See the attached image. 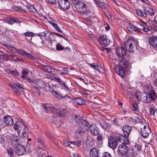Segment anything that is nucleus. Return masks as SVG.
<instances>
[{
	"mask_svg": "<svg viewBox=\"0 0 157 157\" xmlns=\"http://www.w3.org/2000/svg\"><path fill=\"white\" fill-rule=\"evenodd\" d=\"M44 108L47 111L49 110L51 112H54L55 108L53 106L49 104H44L43 105Z\"/></svg>",
	"mask_w": 157,
	"mask_h": 157,
	"instance_id": "cd10ccee",
	"label": "nucleus"
},
{
	"mask_svg": "<svg viewBox=\"0 0 157 157\" xmlns=\"http://www.w3.org/2000/svg\"><path fill=\"white\" fill-rule=\"evenodd\" d=\"M102 157H111V155L109 153L106 152L103 153Z\"/></svg>",
	"mask_w": 157,
	"mask_h": 157,
	"instance_id": "bf43d9fd",
	"label": "nucleus"
},
{
	"mask_svg": "<svg viewBox=\"0 0 157 157\" xmlns=\"http://www.w3.org/2000/svg\"><path fill=\"white\" fill-rule=\"evenodd\" d=\"M15 148L16 152L18 155H22L25 152V148L22 145H18Z\"/></svg>",
	"mask_w": 157,
	"mask_h": 157,
	"instance_id": "f3484780",
	"label": "nucleus"
},
{
	"mask_svg": "<svg viewBox=\"0 0 157 157\" xmlns=\"http://www.w3.org/2000/svg\"><path fill=\"white\" fill-rule=\"evenodd\" d=\"M156 110V108L154 107H151L149 110V113L151 115H153L155 114Z\"/></svg>",
	"mask_w": 157,
	"mask_h": 157,
	"instance_id": "c03bdc74",
	"label": "nucleus"
},
{
	"mask_svg": "<svg viewBox=\"0 0 157 157\" xmlns=\"http://www.w3.org/2000/svg\"><path fill=\"white\" fill-rule=\"evenodd\" d=\"M36 141L38 143L40 144L43 146H44V143L42 140L39 138H37L36 139Z\"/></svg>",
	"mask_w": 157,
	"mask_h": 157,
	"instance_id": "13d9d810",
	"label": "nucleus"
},
{
	"mask_svg": "<svg viewBox=\"0 0 157 157\" xmlns=\"http://www.w3.org/2000/svg\"><path fill=\"white\" fill-rule=\"evenodd\" d=\"M47 71L52 74L54 75L56 73V70L55 68H53L52 67L49 66L47 67Z\"/></svg>",
	"mask_w": 157,
	"mask_h": 157,
	"instance_id": "c9c22d12",
	"label": "nucleus"
},
{
	"mask_svg": "<svg viewBox=\"0 0 157 157\" xmlns=\"http://www.w3.org/2000/svg\"><path fill=\"white\" fill-rule=\"evenodd\" d=\"M132 110L133 111L138 112L139 108L138 105L135 102H133L132 104Z\"/></svg>",
	"mask_w": 157,
	"mask_h": 157,
	"instance_id": "473e14b6",
	"label": "nucleus"
},
{
	"mask_svg": "<svg viewBox=\"0 0 157 157\" xmlns=\"http://www.w3.org/2000/svg\"><path fill=\"white\" fill-rule=\"evenodd\" d=\"M52 33L53 34V35H56V36H58L59 37H61L63 38H64L63 36L62 35H61L60 34H58L57 33L54 32H52Z\"/></svg>",
	"mask_w": 157,
	"mask_h": 157,
	"instance_id": "680f3d73",
	"label": "nucleus"
},
{
	"mask_svg": "<svg viewBox=\"0 0 157 157\" xmlns=\"http://www.w3.org/2000/svg\"><path fill=\"white\" fill-rule=\"evenodd\" d=\"M156 97V94L155 91L153 90H150V91L143 97V100L145 102L148 103L151 101H155Z\"/></svg>",
	"mask_w": 157,
	"mask_h": 157,
	"instance_id": "20e7f679",
	"label": "nucleus"
},
{
	"mask_svg": "<svg viewBox=\"0 0 157 157\" xmlns=\"http://www.w3.org/2000/svg\"><path fill=\"white\" fill-rule=\"evenodd\" d=\"M151 132V130L149 127L144 125L143 128L141 129V134L142 136L144 138H147Z\"/></svg>",
	"mask_w": 157,
	"mask_h": 157,
	"instance_id": "4468645a",
	"label": "nucleus"
},
{
	"mask_svg": "<svg viewBox=\"0 0 157 157\" xmlns=\"http://www.w3.org/2000/svg\"><path fill=\"white\" fill-rule=\"evenodd\" d=\"M52 79L54 80L55 81H57L58 82H61V79L59 78L56 77H53L52 78Z\"/></svg>",
	"mask_w": 157,
	"mask_h": 157,
	"instance_id": "052dcab7",
	"label": "nucleus"
},
{
	"mask_svg": "<svg viewBox=\"0 0 157 157\" xmlns=\"http://www.w3.org/2000/svg\"><path fill=\"white\" fill-rule=\"evenodd\" d=\"M90 130L91 134L94 136H98L99 133L98 129L95 124H92L90 126Z\"/></svg>",
	"mask_w": 157,
	"mask_h": 157,
	"instance_id": "a211bd4d",
	"label": "nucleus"
},
{
	"mask_svg": "<svg viewBox=\"0 0 157 157\" xmlns=\"http://www.w3.org/2000/svg\"><path fill=\"white\" fill-rule=\"evenodd\" d=\"M25 129H24V132H22V133L21 134V135L20 134V136L23 138H25L26 137L28 136V135L29 133V131L28 130V128H25Z\"/></svg>",
	"mask_w": 157,
	"mask_h": 157,
	"instance_id": "72a5a7b5",
	"label": "nucleus"
},
{
	"mask_svg": "<svg viewBox=\"0 0 157 157\" xmlns=\"http://www.w3.org/2000/svg\"><path fill=\"white\" fill-rule=\"evenodd\" d=\"M128 30L131 33L137 31L135 23L134 24H129L127 26Z\"/></svg>",
	"mask_w": 157,
	"mask_h": 157,
	"instance_id": "393cba45",
	"label": "nucleus"
},
{
	"mask_svg": "<svg viewBox=\"0 0 157 157\" xmlns=\"http://www.w3.org/2000/svg\"><path fill=\"white\" fill-rule=\"evenodd\" d=\"M51 93L55 97H56L60 99H63L65 98H70L71 97H70L69 96L67 95H66L64 96H62L59 93L57 92L55 90L53 89H51L50 90Z\"/></svg>",
	"mask_w": 157,
	"mask_h": 157,
	"instance_id": "2eb2a0df",
	"label": "nucleus"
},
{
	"mask_svg": "<svg viewBox=\"0 0 157 157\" xmlns=\"http://www.w3.org/2000/svg\"><path fill=\"white\" fill-rule=\"evenodd\" d=\"M25 127L27 128L23 121H17L15 122L13 128L15 130L17 131V133L20 135V134L22 133V132L24 131Z\"/></svg>",
	"mask_w": 157,
	"mask_h": 157,
	"instance_id": "f03ea898",
	"label": "nucleus"
},
{
	"mask_svg": "<svg viewBox=\"0 0 157 157\" xmlns=\"http://www.w3.org/2000/svg\"><path fill=\"white\" fill-rule=\"evenodd\" d=\"M36 85L40 88H44L45 87V83L44 81H39L37 82Z\"/></svg>",
	"mask_w": 157,
	"mask_h": 157,
	"instance_id": "f704fd0d",
	"label": "nucleus"
},
{
	"mask_svg": "<svg viewBox=\"0 0 157 157\" xmlns=\"http://www.w3.org/2000/svg\"><path fill=\"white\" fill-rule=\"evenodd\" d=\"M18 137L16 136H13L11 138V144L13 146H15V147L18 145H20V144L18 143Z\"/></svg>",
	"mask_w": 157,
	"mask_h": 157,
	"instance_id": "b1692460",
	"label": "nucleus"
},
{
	"mask_svg": "<svg viewBox=\"0 0 157 157\" xmlns=\"http://www.w3.org/2000/svg\"><path fill=\"white\" fill-rule=\"evenodd\" d=\"M78 129L82 133H84L89 129L88 123L86 121L84 120H79L78 122Z\"/></svg>",
	"mask_w": 157,
	"mask_h": 157,
	"instance_id": "39448f33",
	"label": "nucleus"
},
{
	"mask_svg": "<svg viewBox=\"0 0 157 157\" xmlns=\"http://www.w3.org/2000/svg\"><path fill=\"white\" fill-rule=\"evenodd\" d=\"M82 14L89 17H92L94 15L93 10L92 8L86 10Z\"/></svg>",
	"mask_w": 157,
	"mask_h": 157,
	"instance_id": "a878e982",
	"label": "nucleus"
},
{
	"mask_svg": "<svg viewBox=\"0 0 157 157\" xmlns=\"http://www.w3.org/2000/svg\"><path fill=\"white\" fill-rule=\"evenodd\" d=\"M116 53L117 56L120 58L124 59L126 56V50L121 47H117L115 48Z\"/></svg>",
	"mask_w": 157,
	"mask_h": 157,
	"instance_id": "1a4fd4ad",
	"label": "nucleus"
},
{
	"mask_svg": "<svg viewBox=\"0 0 157 157\" xmlns=\"http://www.w3.org/2000/svg\"><path fill=\"white\" fill-rule=\"evenodd\" d=\"M134 23L137 31H138L139 30L142 29L143 27V25L140 24L137 22H135Z\"/></svg>",
	"mask_w": 157,
	"mask_h": 157,
	"instance_id": "ea45409f",
	"label": "nucleus"
},
{
	"mask_svg": "<svg viewBox=\"0 0 157 157\" xmlns=\"http://www.w3.org/2000/svg\"><path fill=\"white\" fill-rule=\"evenodd\" d=\"M140 96V94L139 92H137L135 94V97L137 101H139Z\"/></svg>",
	"mask_w": 157,
	"mask_h": 157,
	"instance_id": "3c124183",
	"label": "nucleus"
},
{
	"mask_svg": "<svg viewBox=\"0 0 157 157\" xmlns=\"http://www.w3.org/2000/svg\"><path fill=\"white\" fill-rule=\"evenodd\" d=\"M136 12L139 16L141 17H145L148 15L146 13L145 9L144 10L138 9L136 10Z\"/></svg>",
	"mask_w": 157,
	"mask_h": 157,
	"instance_id": "bb28decb",
	"label": "nucleus"
},
{
	"mask_svg": "<svg viewBox=\"0 0 157 157\" xmlns=\"http://www.w3.org/2000/svg\"><path fill=\"white\" fill-rule=\"evenodd\" d=\"M148 41L149 44L153 47L157 48V37H151L149 38Z\"/></svg>",
	"mask_w": 157,
	"mask_h": 157,
	"instance_id": "412c9836",
	"label": "nucleus"
},
{
	"mask_svg": "<svg viewBox=\"0 0 157 157\" xmlns=\"http://www.w3.org/2000/svg\"><path fill=\"white\" fill-rule=\"evenodd\" d=\"M7 152L8 155L10 157H12L13 155V152L12 149L10 147H8L7 149Z\"/></svg>",
	"mask_w": 157,
	"mask_h": 157,
	"instance_id": "a18cd8bd",
	"label": "nucleus"
},
{
	"mask_svg": "<svg viewBox=\"0 0 157 157\" xmlns=\"http://www.w3.org/2000/svg\"><path fill=\"white\" fill-rule=\"evenodd\" d=\"M105 47H103L102 48V50L104 51L105 50L107 52H110L111 51V49L110 48H105Z\"/></svg>",
	"mask_w": 157,
	"mask_h": 157,
	"instance_id": "774afa93",
	"label": "nucleus"
},
{
	"mask_svg": "<svg viewBox=\"0 0 157 157\" xmlns=\"http://www.w3.org/2000/svg\"><path fill=\"white\" fill-rule=\"evenodd\" d=\"M95 2H97V4L99 5V6L100 7L104 8H105V4L104 3L101 2H98L97 1H95Z\"/></svg>",
	"mask_w": 157,
	"mask_h": 157,
	"instance_id": "6e6d98bb",
	"label": "nucleus"
},
{
	"mask_svg": "<svg viewBox=\"0 0 157 157\" xmlns=\"http://www.w3.org/2000/svg\"><path fill=\"white\" fill-rule=\"evenodd\" d=\"M138 42L136 39L132 36L129 37L128 40L125 42L124 46L126 49L129 52L133 51V48H137Z\"/></svg>",
	"mask_w": 157,
	"mask_h": 157,
	"instance_id": "f257e3e1",
	"label": "nucleus"
},
{
	"mask_svg": "<svg viewBox=\"0 0 157 157\" xmlns=\"http://www.w3.org/2000/svg\"><path fill=\"white\" fill-rule=\"evenodd\" d=\"M128 137L124 135V136L123 135H119L117 136V138L122 143V144H128L129 142L127 138Z\"/></svg>",
	"mask_w": 157,
	"mask_h": 157,
	"instance_id": "6ab92c4d",
	"label": "nucleus"
},
{
	"mask_svg": "<svg viewBox=\"0 0 157 157\" xmlns=\"http://www.w3.org/2000/svg\"><path fill=\"white\" fill-rule=\"evenodd\" d=\"M122 130L124 135L126 137H128L132 132V128L129 125H125L123 126Z\"/></svg>",
	"mask_w": 157,
	"mask_h": 157,
	"instance_id": "dca6fc26",
	"label": "nucleus"
},
{
	"mask_svg": "<svg viewBox=\"0 0 157 157\" xmlns=\"http://www.w3.org/2000/svg\"><path fill=\"white\" fill-rule=\"evenodd\" d=\"M23 35L25 36L32 37L34 36V33L30 31H28L23 33Z\"/></svg>",
	"mask_w": 157,
	"mask_h": 157,
	"instance_id": "58836bf2",
	"label": "nucleus"
},
{
	"mask_svg": "<svg viewBox=\"0 0 157 157\" xmlns=\"http://www.w3.org/2000/svg\"><path fill=\"white\" fill-rule=\"evenodd\" d=\"M121 61V60H120ZM123 62L122 67L124 68H126L127 67H130L131 65V63L129 59H125L124 58L121 59V63Z\"/></svg>",
	"mask_w": 157,
	"mask_h": 157,
	"instance_id": "aec40b11",
	"label": "nucleus"
},
{
	"mask_svg": "<svg viewBox=\"0 0 157 157\" xmlns=\"http://www.w3.org/2000/svg\"><path fill=\"white\" fill-rule=\"evenodd\" d=\"M68 72L67 68H64L62 70V72L61 73V75H66Z\"/></svg>",
	"mask_w": 157,
	"mask_h": 157,
	"instance_id": "864d4df0",
	"label": "nucleus"
},
{
	"mask_svg": "<svg viewBox=\"0 0 157 157\" xmlns=\"http://www.w3.org/2000/svg\"><path fill=\"white\" fill-rule=\"evenodd\" d=\"M63 87L67 91L70 92V90L69 88L67 87V86L65 85V84H64Z\"/></svg>",
	"mask_w": 157,
	"mask_h": 157,
	"instance_id": "69168bd1",
	"label": "nucleus"
},
{
	"mask_svg": "<svg viewBox=\"0 0 157 157\" xmlns=\"http://www.w3.org/2000/svg\"><path fill=\"white\" fill-rule=\"evenodd\" d=\"M32 91L34 93H36V96H39L40 94V92L39 90V89L36 87H34L32 89Z\"/></svg>",
	"mask_w": 157,
	"mask_h": 157,
	"instance_id": "37998d69",
	"label": "nucleus"
},
{
	"mask_svg": "<svg viewBox=\"0 0 157 157\" xmlns=\"http://www.w3.org/2000/svg\"><path fill=\"white\" fill-rule=\"evenodd\" d=\"M100 45L102 47L107 46L109 44V40L107 38L105 35H101L98 40Z\"/></svg>",
	"mask_w": 157,
	"mask_h": 157,
	"instance_id": "0eeeda50",
	"label": "nucleus"
},
{
	"mask_svg": "<svg viewBox=\"0 0 157 157\" xmlns=\"http://www.w3.org/2000/svg\"><path fill=\"white\" fill-rule=\"evenodd\" d=\"M10 86L13 89L17 95H20L23 93L24 87L22 84H18L17 85L13 83L10 84Z\"/></svg>",
	"mask_w": 157,
	"mask_h": 157,
	"instance_id": "423d86ee",
	"label": "nucleus"
},
{
	"mask_svg": "<svg viewBox=\"0 0 157 157\" xmlns=\"http://www.w3.org/2000/svg\"><path fill=\"white\" fill-rule=\"evenodd\" d=\"M88 64L90 67L93 68H94V69L96 70L97 71H99V70L98 68L99 66L98 65L92 63H88Z\"/></svg>",
	"mask_w": 157,
	"mask_h": 157,
	"instance_id": "a19ab883",
	"label": "nucleus"
},
{
	"mask_svg": "<svg viewBox=\"0 0 157 157\" xmlns=\"http://www.w3.org/2000/svg\"><path fill=\"white\" fill-rule=\"evenodd\" d=\"M58 4L60 8L63 10H68L70 7V4L68 0H59Z\"/></svg>",
	"mask_w": 157,
	"mask_h": 157,
	"instance_id": "6e6552de",
	"label": "nucleus"
},
{
	"mask_svg": "<svg viewBox=\"0 0 157 157\" xmlns=\"http://www.w3.org/2000/svg\"><path fill=\"white\" fill-rule=\"evenodd\" d=\"M83 133L80 131L79 130H77L75 132V135L77 138H79Z\"/></svg>",
	"mask_w": 157,
	"mask_h": 157,
	"instance_id": "09e8293b",
	"label": "nucleus"
},
{
	"mask_svg": "<svg viewBox=\"0 0 157 157\" xmlns=\"http://www.w3.org/2000/svg\"><path fill=\"white\" fill-rule=\"evenodd\" d=\"M49 23L52 25V26L54 27V28L56 30H57L59 32L62 33L63 31L59 29L60 27L58 26V25L57 24L53 23V22L51 21H49Z\"/></svg>",
	"mask_w": 157,
	"mask_h": 157,
	"instance_id": "c85d7f7f",
	"label": "nucleus"
},
{
	"mask_svg": "<svg viewBox=\"0 0 157 157\" xmlns=\"http://www.w3.org/2000/svg\"><path fill=\"white\" fill-rule=\"evenodd\" d=\"M20 54L23 56H26L27 54V52L25 51V50H23L22 49H21Z\"/></svg>",
	"mask_w": 157,
	"mask_h": 157,
	"instance_id": "e2e57ef3",
	"label": "nucleus"
},
{
	"mask_svg": "<svg viewBox=\"0 0 157 157\" xmlns=\"http://www.w3.org/2000/svg\"><path fill=\"white\" fill-rule=\"evenodd\" d=\"M4 46L7 48L8 49L10 50H12V48H13V46L11 44H5Z\"/></svg>",
	"mask_w": 157,
	"mask_h": 157,
	"instance_id": "4d7b16f0",
	"label": "nucleus"
},
{
	"mask_svg": "<svg viewBox=\"0 0 157 157\" xmlns=\"http://www.w3.org/2000/svg\"><path fill=\"white\" fill-rule=\"evenodd\" d=\"M77 11L80 13H83L86 10L87 7L86 4L83 2L80 1L75 6Z\"/></svg>",
	"mask_w": 157,
	"mask_h": 157,
	"instance_id": "9d476101",
	"label": "nucleus"
},
{
	"mask_svg": "<svg viewBox=\"0 0 157 157\" xmlns=\"http://www.w3.org/2000/svg\"><path fill=\"white\" fill-rule=\"evenodd\" d=\"M18 21L19 20L18 19L13 17L10 18L7 20L8 23L10 25H13L15 23H17Z\"/></svg>",
	"mask_w": 157,
	"mask_h": 157,
	"instance_id": "c756f323",
	"label": "nucleus"
},
{
	"mask_svg": "<svg viewBox=\"0 0 157 157\" xmlns=\"http://www.w3.org/2000/svg\"><path fill=\"white\" fill-rule=\"evenodd\" d=\"M72 101L75 104L78 105H84L86 103L84 99L80 98H75L73 99Z\"/></svg>",
	"mask_w": 157,
	"mask_h": 157,
	"instance_id": "4be33fe9",
	"label": "nucleus"
},
{
	"mask_svg": "<svg viewBox=\"0 0 157 157\" xmlns=\"http://www.w3.org/2000/svg\"><path fill=\"white\" fill-rule=\"evenodd\" d=\"M26 56L32 59L35 60L36 59L35 55H31L28 52Z\"/></svg>",
	"mask_w": 157,
	"mask_h": 157,
	"instance_id": "de8ad7c7",
	"label": "nucleus"
},
{
	"mask_svg": "<svg viewBox=\"0 0 157 157\" xmlns=\"http://www.w3.org/2000/svg\"><path fill=\"white\" fill-rule=\"evenodd\" d=\"M54 112H56L57 113H58L60 115L62 116H65L67 112L66 110L63 109H62L61 110H56V109H55V110Z\"/></svg>",
	"mask_w": 157,
	"mask_h": 157,
	"instance_id": "7c9ffc66",
	"label": "nucleus"
},
{
	"mask_svg": "<svg viewBox=\"0 0 157 157\" xmlns=\"http://www.w3.org/2000/svg\"><path fill=\"white\" fill-rule=\"evenodd\" d=\"M117 73L122 78L124 77L125 75L124 70L121 67L119 68L118 70L117 71Z\"/></svg>",
	"mask_w": 157,
	"mask_h": 157,
	"instance_id": "2f4dec72",
	"label": "nucleus"
},
{
	"mask_svg": "<svg viewBox=\"0 0 157 157\" xmlns=\"http://www.w3.org/2000/svg\"><path fill=\"white\" fill-rule=\"evenodd\" d=\"M82 142L80 140H77L75 141L72 142V144L75 146L78 147L81 145Z\"/></svg>",
	"mask_w": 157,
	"mask_h": 157,
	"instance_id": "49530a36",
	"label": "nucleus"
},
{
	"mask_svg": "<svg viewBox=\"0 0 157 157\" xmlns=\"http://www.w3.org/2000/svg\"><path fill=\"white\" fill-rule=\"evenodd\" d=\"M4 136L3 135H0V144H3L5 141Z\"/></svg>",
	"mask_w": 157,
	"mask_h": 157,
	"instance_id": "5fc2aeb1",
	"label": "nucleus"
},
{
	"mask_svg": "<svg viewBox=\"0 0 157 157\" xmlns=\"http://www.w3.org/2000/svg\"><path fill=\"white\" fill-rule=\"evenodd\" d=\"M3 120L7 126H11L14 124L13 119L11 116L5 115L3 117Z\"/></svg>",
	"mask_w": 157,
	"mask_h": 157,
	"instance_id": "ddd939ff",
	"label": "nucleus"
},
{
	"mask_svg": "<svg viewBox=\"0 0 157 157\" xmlns=\"http://www.w3.org/2000/svg\"><path fill=\"white\" fill-rule=\"evenodd\" d=\"M38 35L40 37H44V40L50 42L55 41V40L52 32L46 31L40 33Z\"/></svg>",
	"mask_w": 157,
	"mask_h": 157,
	"instance_id": "7ed1b4c3",
	"label": "nucleus"
},
{
	"mask_svg": "<svg viewBox=\"0 0 157 157\" xmlns=\"http://www.w3.org/2000/svg\"><path fill=\"white\" fill-rule=\"evenodd\" d=\"M28 74V72L25 70H23L22 72V75L21 77L22 78H24L27 77V75Z\"/></svg>",
	"mask_w": 157,
	"mask_h": 157,
	"instance_id": "8fccbe9b",
	"label": "nucleus"
},
{
	"mask_svg": "<svg viewBox=\"0 0 157 157\" xmlns=\"http://www.w3.org/2000/svg\"><path fill=\"white\" fill-rule=\"evenodd\" d=\"M90 157H98V152L95 148H92L89 152Z\"/></svg>",
	"mask_w": 157,
	"mask_h": 157,
	"instance_id": "5701e85b",
	"label": "nucleus"
},
{
	"mask_svg": "<svg viewBox=\"0 0 157 157\" xmlns=\"http://www.w3.org/2000/svg\"><path fill=\"white\" fill-rule=\"evenodd\" d=\"M145 10L151 16H153L155 14L153 10L151 8L145 7Z\"/></svg>",
	"mask_w": 157,
	"mask_h": 157,
	"instance_id": "e433bc0d",
	"label": "nucleus"
},
{
	"mask_svg": "<svg viewBox=\"0 0 157 157\" xmlns=\"http://www.w3.org/2000/svg\"><path fill=\"white\" fill-rule=\"evenodd\" d=\"M118 140L117 137H111L108 139V144L112 149L115 148L117 145Z\"/></svg>",
	"mask_w": 157,
	"mask_h": 157,
	"instance_id": "f8f14e48",
	"label": "nucleus"
},
{
	"mask_svg": "<svg viewBox=\"0 0 157 157\" xmlns=\"http://www.w3.org/2000/svg\"><path fill=\"white\" fill-rule=\"evenodd\" d=\"M126 144H121L118 146L117 151L118 153L123 155L127 153L129 148L126 145Z\"/></svg>",
	"mask_w": 157,
	"mask_h": 157,
	"instance_id": "9b49d317",
	"label": "nucleus"
},
{
	"mask_svg": "<svg viewBox=\"0 0 157 157\" xmlns=\"http://www.w3.org/2000/svg\"><path fill=\"white\" fill-rule=\"evenodd\" d=\"M63 142L65 145L67 146H69L72 144V142H70L67 140H63Z\"/></svg>",
	"mask_w": 157,
	"mask_h": 157,
	"instance_id": "603ef678",
	"label": "nucleus"
},
{
	"mask_svg": "<svg viewBox=\"0 0 157 157\" xmlns=\"http://www.w3.org/2000/svg\"><path fill=\"white\" fill-rule=\"evenodd\" d=\"M56 50L57 51H61L63 50L64 48L62 45L59 43L56 44Z\"/></svg>",
	"mask_w": 157,
	"mask_h": 157,
	"instance_id": "79ce46f5",
	"label": "nucleus"
},
{
	"mask_svg": "<svg viewBox=\"0 0 157 157\" xmlns=\"http://www.w3.org/2000/svg\"><path fill=\"white\" fill-rule=\"evenodd\" d=\"M142 29H143V30L144 31L147 32H149L150 31V29L148 27H145L143 26Z\"/></svg>",
	"mask_w": 157,
	"mask_h": 157,
	"instance_id": "338daca9",
	"label": "nucleus"
},
{
	"mask_svg": "<svg viewBox=\"0 0 157 157\" xmlns=\"http://www.w3.org/2000/svg\"><path fill=\"white\" fill-rule=\"evenodd\" d=\"M26 7L30 12H35L36 11V9L33 6L28 5Z\"/></svg>",
	"mask_w": 157,
	"mask_h": 157,
	"instance_id": "4c0bfd02",
	"label": "nucleus"
},
{
	"mask_svg": "<svg viewBox=\"0 0 157 157\" xmlns=\"http://www.w3.org/2000/svg\"><path fill=\"white\" fill-rule=\"evenodd\" d=\"M102 137L100 135H98L97 137V140L98 141H100L102 140Z\"/></svg>",
	"mask_w": 157,
	"mask_h": 157,
	"instance_id": "0e129e2a",
	"label": "nucleus"
}]
</instances>
